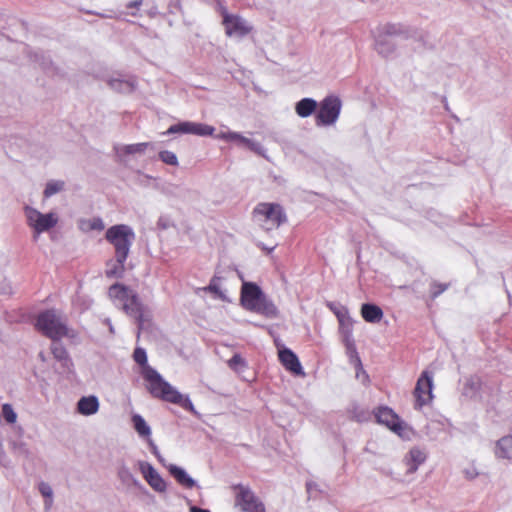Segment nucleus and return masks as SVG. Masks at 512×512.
<instances>
[{"mask_svg":"<svg viewBox=\"0 0 512 512\" xmlns=\"http://www.w3.org/2000/svg\"><path fill=\"white\" fill-rule=\"evenodd\" d=\"M39 491L40 493L49 499V504H51V498H52V489L51 487L47 484V483H44V482H41L39 484Z\"/></svg>","mask_w":512,"mask_h":512,"instance_id":"35","label":"nucleus"},{"mask_svg":"<svg viewBox=\"0 0 512 512\" xmlns=\"http://www.w3.org/2000/svg\"><path fill=\"white\" fill-rule=\"evenodd\" d=\"M264 249L267 251V253H270V252H272L274 250V247H272L270 249H267V248H264Z\"/></svg>","mask_w":512,"mask_h":512,"instance_id":"42","label":"nucleus"},{"mask_svg":"<svg viewBox=\"0 0 512 512\" xmlns=\"http://www.w3.org/2000/svg\"><path fill=\"white\" fill-rule=\"evenodd\" d=\"M494 453L497 458L512 460V435L500 438L496 442Z\"/></svg>","mask_w":512,"mask_h":512,"instance_id":"18","label":"nucleus"},{"mask_svg":"<svg viewBox=\"0 0 512 512\" xmlns=\"http://www.w3.org/2000/svg\"><path fill=\"white\" fill-rule=\"evenodd\" d=\"M433 389V375L427 370H424L416 382V386L413 391L415 398L414 407L421 409L423 406L428 405L432 399Z\"/></svg>","mask_w":512,"mask_h":512,"instance_id":"8","label":"nucleus"},{"mask_svg":"<svg viewBox=\"0 0 512 512\" xmlns=\"http://www.w3.org/2000/svg\"><path fill=\"white\" fill-rule=\"evenodd\" d=\"M169 472L176 481L185 488L190 489L195 486V481L182 468L176 465H171L169 467Z\"/></svg>","mask_w":512,"mask_h":512,"instance_id":"22","label":"nucleus"},{"mask_svg":"<svg viewBox=\"0 0 512 512\" xmlns=\"http://www.w3.org/2000/svg\"><path fill=\"white\" fill-rule=\"evenodd\" d=\"M130 14H131L132 16H136V15H137V13H136L135 11H131V13H130Z\"/></svg>","mask_w":512,"mask_h":512,"instance_id":"45","label":"nucleus"},{"mask_svg":"<svg viewBox=\"0 0 512 512\" xmlns=\"http://www.w3.org/2000/svg\"><path fill=\"white\" fill-rule=\"evenodd\" d=\"M149 143H137L127 146L126 151L129 154L142 153L148 147Z\"/></svg>","mask_w":512,"mask_h":512,"instance_id":"33","label":"nucleus"},{"mask_svg":"<svg viewBox=\"0 0 512 512\" xmlns=\"http://www.w3.org/2000/svg\"><path fill=\"white\" fill-rule=\"evenodd\" d=\"M214 131L215 128L213 126L186 121L170 126L165 134L184 133L199 136H212Z\"/></svg>","mask_w":512,"mask_h":512,"instance_id":"11","label":"nucleus"},{"mask_svg":"<svg viewBox=\"0 0 512 512\" xmlns=\"http://www.w3.org/2000/svg\"><path fill=\"white\" fill-rule=\"evenodd\" d=\"M159 158L161 161H163L165 164L177 166L178 165V159L175 153L164 150L159 153Z\"/></svg>","mask_w":512,"mask_h":512,"instance_id":"32","label":"nucleus"},{"mask_svg":"<svg viewBox=\"0 0 512 512\" xmlns=\"http://www.w3.org/2000/svg\"><path fill=\"white\" fill-rule=\"evenodd\" d=\"M105 239L114 247L116 261L113 268L106 271V275L121 277L125 271V262L135 239V233L128 225L118 224L107 229Z\"/></svg>","mask_w":512,"mask_h":512,"instance_id":"1","label":"nucleus"},{"mask_svg":"<svg viewBox=\"0 0 512 512\" xmlns=\"http://www.w3.org/2000/svg\"><path fill=\"white\" fill-rule=\"evenodd\" d=\"M141 472L144 479L155 491L164 492L166 490L164 479L150 464H141Z\"/></svg>","mask_w":512,"mask_h":512,"instance_id":"16","label":"nucleus"},{"mask_svg":"<svg viewBox=\"0 0 512 512\" xmlns=\"http://www.w3.org/2000/svg\"><path fill=\"white\" fill-rule=\"evenodd\" d=\"M207 289L211 292L218 293V287L216 285L210 284Z\"/></svg>","mask_w":512,"mask_h":512,"instance_id":"40","label":"nucleus"},{"mask_svg":"<svg viewBox=\"0 0 512 512\" xmlns=\"http://www.w3.org/2000/svg\"><path fill=\"white\" fill-rule=\"evenodd\" d=\"M252 216L265 231L277 229L287 221L285 211L278 203L261 202L253 209Z\"/></svg>","mask_w":512,"mask_h":512,"instance_id":"6","label":"nucleus"},{"mask_svg":"<svg viewBox=\"0 0 512 512\" xmlns=\"http://www.w3.org/2000/svg\"><path fill=\"white\" fill-rule=\"evenodd\" d=\"M449 288L448 283H440L437 281H433L430 284V296L432 299L437 298L439 295H441L444 291H446Z\"/></svg>","mask_w":512,"mask_h":512,"instance_id":"30","label":"nucleus"},{"mask_svg":"<svg viewBox=\"0 0 512 512\" xmlns=\"http://www.w3.org/2000/svg\"><path fill=\"white\" fill-rule=\"evenodd\" d=\"M35 328L42 335L53 341L60 340L63 337L75 338L77 336V332L69 329L54 309L39 313L36 318Z\"/></svg>","mask_w":512,"mask_h":512,"instance_id":"4","label":"nucleus"},{"mask_svg":"<svg viewBox=\"0 0 512 512\" xmlns=\"http://www.w3.org/2000/svg\"><path fill=\"white\" fill-rule=\"evenodd\" d=\"M122 305L125 313L135 318L138 323L139 330H141L144 322V308L137 295L133 293ZM139 334L140 331H138V335Z\"/></svg>","mask_w":512,"mask_h":512,"instance_id":"14","label":"nucleus"},{"mask_svg":"<svg viewBox=\"0 0 512 512\" xmlns=\"http://www.w3.org/2000/svg\"><path fill=\"white\" fill-rule=\"evenodd\" d=\"M132 291L123 284L115 283L110 286L108 295L113 300H118L122 304L132 295Z\"/></svg>","mask_w":512,"mask_h":512,"instance_id":"23","label":"nucleus"},{"mask_svg":"<svg viewBox=\"0 0 512 512\" xmlns=\"http://www.w3.org/2000/svg\"><path fill=\"white\" fill-rule=\"evenodd\" d=\"M64 182L63 181H50L46 184L45 190H44V196L46 198H49L53 196L54 194L60 192L64 188Z\"/></svg>","mask_w":512,"mask_h":512,"instance_id":"27","label":"nucleus"},{"mask_svg":"<svg viewBox=\"0 0 512 512\" xmlns=\"http://www.w3.org/2000/svg\"><path fill=\"white\" fill-rule=\"evenodd\" d=\"M223 25L227 36L243 37L250 33L251 27L237 15H232L224 11Z\"/></svg>","mask_w":512,"mask_h":512,"instance_id":"13","label":"nucleus"},{"mask_svg":"<svg viewBox=\"0 0 512 512\" xmlns=\"http://www.w3.org/2000/svg\"><path fill=\"white\" fill-rule=\"evenodd\" d=\"M39 357L41 358V360H43V361L45 360V357H44V354H43V353H40V354H39Z\"/></svg>","mask_w":512,"mask_h":512,"instance_id":"43","label":"nucleus"},{"mask_svg":"<svg viewBox=\"0 0 512 512\" xmlns=\"http://www.w3.org/2000/svg\"><path fill=\"white\" fill-rule=\"evenodd\" d=\"M248 512H265V508L264 505L260 503L259 505H257V507H255V509H252Z\"/></svg>","mask_w":512,"mask_h":512,"instance_id":"38","label":"nucleus"},{"mask_svg":"<svg viewBox=\"0 0 512 512\" xmlns=\"http://www.w3.org/2000/svg\"><path fill=\"white\" fill-rule=\"evenodd\" d=\"M311 487H312V483H308L307 484V490L309 491L311 489Z\"/></svg>","mask_w":512,"mask_h":512,"instance_id":"44","label":"nucleus"},{"mask_svg":"<svg viewBox=\"0 0 512 512\" xmlns=\"http://www.w3.org/2000/svg\"><path fill=\"white\" fill-rule=\"evenodd\" d=\"M227 364L229 368L236 372H240L246 367V361L239 354H234L233 357L227 361Z\"/></svg>","mask_w":512,"mask_h":512,"instance_id":"28","label":"nucleus"},{"mask_svg":"<svg viewBox=\"0 0 512 512\" xmlns=\"http://www.w3.org/2000/svg\"><path fill=\"white\" fill-rule=\"evenodd\" d=\"M135 430L142 437H149L151 434L150 427L147 425L142 416L136 414L132 417Z\"/></svg>","mask_w":512,"mask_h":512,"instance_id":"25","label":"nucleus"},{"mask_svg":"<svg viewBox=\"0 0 512 512\" xmlns=\"http://www.w3.org/2000/svg\"><path fill=\"white\" fill-rule=\"evenodd\" d=\"M142 3H143V0H133V1L129 2L126 5V7H127V9H130V10H139Z\"/></svg>","mask_w":512,"mask_h":512,"instance_id":"37","label":"nucleus"},{"mask_svg":"<svg viewBox=\"0 0 512 512\" xmlns=\"http://www.w3.org/2000/svg\"><path fill=\"white\" fill-rule=\"evenodd\" d=\"M2 415L6 422L9 424H14L17 420V414L15 413L12 405L9 403L2 405Z\"/></svg>","mask_w":512,"mask_h":512,"instance_id":"29","label":"nucleus"},{"mask_svg":"<svg viewBox=\"0 0 512 512\" xmlns=\"http://www.w3.org/2000/svg\"><path fill=\"white\" fill-rule=\"evenodd\" d=\"M25 215L28 225L38 234L48 231L58 223V217L55 213L42 214L38 210L28 206L25 207Z\"/></svg>","mask_w":512,"mask_h":512,"instance_id":"9","label":"nucleus"},{"mask_svg":"<svg viewBox=\"0 0 512 512\" xmlns=\"http://www.w3.org/2000/svg\"><path fill=\"white\" fill-rule=\"evenodd\" d=\"M425 460L426 454L424 451L419 448H412L404 458L407 472L414 473Z\"/></svg>","mask_w":512,"mask_h":512,"instance_id":"17","label":"nucleus"},{"mask_svg":"<svg viewBox=\"0 0 512 512\" xmlns=\"http://www.w3.org/2000/svg\"><path fill=\"white\" fill-rule=\"evenodd\" d=\"M375 418L379 424H383L398 435L402 434L404 424L399 416L389 407H379L375 411Z\"/></svg>","mask_w":512,"mask_h":512,"instance_id":"12","label":"nucleus"},{"mask_svg":"<svg viewBox=\"0 0 512 512\" xmlns=\"http://www.w3.org/2000/svg\"><path fill=\"white\" fill-rule=\"evenodd\" d=\"M279 361L286 370L296 374L303 375V369L297 355L288 348H283L278 352Z\"/></svg>","mask_w":512,"mask_h":512,"instance_id":"15","label":"nucleus"},{"mask_svg":"<svg viewBox=\"0 0 512 512\" xmlns=\"http://www.w3.org/2000/svg\"><path fill=\"white\" fill-rule=\"evenodd\" d=\"M88 225H89V229L90 230L101 231V230H103L105 228V225H104L102 219L98 218V217L89 220Z\"/></svg>","mask_w":512,"mask_h":512,"instance_id":"34","label":"nucleus"},{"mask_svg":"<svg viewBox=\"0 0 512 512\" xmlns=\"http://www.w3.org/2000/svg\"><path fill=\"white\" fill-rule=\"evenodd\" d=\"M241 305L248 311L262 314L266 317L277 315L276 306L268 301L259 286L255 283L245 282L241 288Z\"/></svg>","mask_w":512,"mask_h":512,"instance_id":"5","label":"nucleus"},{"mask_svg":"<svg viewBox=\"0 0 512 512\" xmlns=\"http://www.w3.org/2000/svg\"><path fill=\"white\" fill-rule=\"evenodd\" d=\"M51 353L57 361L61 362V366L64 369H66L69 372L72 371L73 362L69 357L66 348L63 345L56 343L52 344Z\"/></svg>","mask_w":512,"mask_h":512,"instance_id":"20","label":"nucleus"},{"mask_svg":"<svg viewBox=\"0 0 512 512\" xmlns=\"http://www.w3.org/2000/svg\"><path fill=\"white\" fill-rule=\"evenodd\" d=\"M218 138H221L226 141H240L247 145L248 147L252 148L253 143L248 138L236 133V132H227V133H221L217 136Z\"/></svg>","mask_w":512,"mask_h":512,"instance_id":"26","label":"nucleus"},{"mask_svg":"<svg viewBox=\"0 0 512 512\" xmlns=\"http://www.w3.org/2000/svg\"><path fill=\"white\" fill-rule=\"evenodd\" d=\"M133 359L134 361L139 364L141 367H142V370L145 368V367H150L148 364H147V355H146V352L143 348H136L134 350V353H133Z\"/></svg>","mask_w":512,"mask_h":512,"instance_id":"31","label":"nucleus"},{"mask_svg":"<svg viewBox=\"0 0 512 512\" xmlns=\"http://www.w3.org/2000/svg\"><path fill=\"white\" fill-rule=\"evenodd\" d=\"M149 442H150V445L152 446L154 452H156V449H157L156 446L153 444V442L151 440Z\"/></svg>","mask_w":512,"mask_h":512,"instance_id":"41","label":"nucleus"},{"mask_svg":"<svg viewBox=\"0 0 512 512\" xmlns=\"http://www.w3.org/2000/svg\"><path fill=\"white\" fill-rule=\"evenodd\" d=\"M109 85L112 88L118 89V90H121L123 86H125L128 89H132V86L128 82H123V81H120V80H111L109 82Z\"/></svg>","mask_w":512,"mask_h":512,"instance_id":"36","label":"nucleus"},{"mask_svg":"<svg viewBox=\"0 0 512 512\" xmlns=\"http://www.w3.org/2000/svg\"><path fill=\"white\" fill-rule=\"evenodd\" d=\"M99 409V401L96 396H84L77 403V411L85 416L95 414Z\"/></svg>","mask_w":512,"mask_h":512,"instance_id":"19","label":"nucleus"},{"mask_svg":"<svg viewBox=\"0 0 512 512\" xmlns=\"http://www.w3.org/2000/svg\"><path fill=\"white\" fill-rule=\"evenodd\" d=\"M141 375L145 380L146 388L152 397L179 405L181 408L189 412H195L194 405L189 397L178 392L173 386L165 381L154 368L145 367L141 370Z\"/></svg>","mask_w":512,"mask_h":512,"instance_id":"2","label":"nucleus"},{"mask_svg":"<svg viewBox=\"0 0 512 512\" xmlns=\"http://www.w3.org/2000/svg\"><path fill=\"white\" fill-rule=\"evenodd\" d=\"M341 101L336 96H328L320 103L315 121L317 126H328L336 122L341 111Z\"/></svg>","mask_w":512,"mask_h":512,"instance_id":"7","label":"nucleus"},{"mask_svg":"<svg viewBox=\"0 0 512 512\" xmlns=\"http://www.w3.org/2000/svg\"><path fill=\"white\" fill-rule=\"evenodd\" d=\"M361 316L368 323H377L383 318V311L375 304L366 303L361 307Z\"/></svg>","mask_w":512,"mask_h":512,"instance_id":"21","label":"nucleus"},{"mask_svg":"<svg viewBox=\"0 0 512 512\" xmlns=\"http://www.w3.org/2000/svg\"><path fill=\"white\" fill-rule=\"evenodd\" d=\"M141 375L145 380L146 388L152 397L179 405L181 408L189 412H195L194 405L189 397L178 392L173 386L165 381L154 368L145 367L141 370Z\"/></svg>","mask_w":512,"mask_h":512,"instance_id":"3","label":"nucleus"},{"mask_svg":"<svg viewBox=\"0 0 512 512\" xmlns=\"http://www.w3.org/2000/svg\"><path fill=\"white\" fill-rule=\"evenodd\" d=\"M231 489L234 493L235 507L240 508L243 512L255 509L261 503L248 486L236 484Z\"/></svg>","mask_w":512,"mask_h":512,"instance_id":"10","label":"nucleus"},{"mask_svg":"<svg viewBox=\"0 0 512 512\" xmlns=\"http://www.w3.org/2000/svg\"><path fill=\"white\" fill-rule=\"evenodd\" d=\"M190 512H210V511L207 509H202V508L194 506V507L190 508Z\"/></svg>","mask_w":512,"mask_h":512,"instance_id":"39","label":"nucleus"},{"mask_svg":"<svg viewBox=\"0 0 512 512\" xmlns=\"http://www.w3.org/2000/svg\"><path fill=\"white\" fill-rule=\"evenodd\" d=\"M317 108V102L311 98H303L300 100L295 107L296 113L302 117H308L312 115Z\"/></svg>","mask_w":512,"mask_h":512,"instance_id":"24","label":"nucleus"}]
</instances>
